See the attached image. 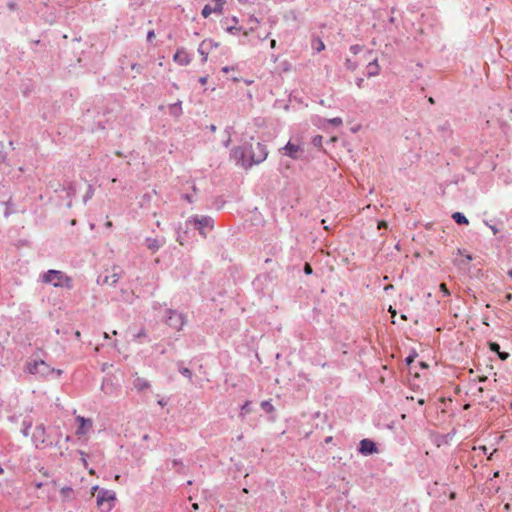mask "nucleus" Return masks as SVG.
<instances>
[{"instance_id": "nucleus-40", "label": "nucleus", "mask_w": 512, "mask_h": 512, "mask_svg": "<svg viewBox=\"0 0 512 512\" xmlns=\"http://www.w3.org/2000/svg\"><path fill=\"white\" fill-rule=\"evenodd\" d=\"M75 337H76L77 339H80V337H81V333H80V331H78V330H77V331L75 332Z\"/></svg>"}, {"instance_id": "nucleus-26", "label": "nucleus", "mask_w": 512, "mask_h": 512, "mask_svg": "<svg viewBox=\"0 0 512 512\" xmlns=\"http://www.w3.org/2000/svg\"><path fill=\"white\" fill-rule=\"evenodd\" d=\"M304 272L307 274V275H310L312 274L313 270H312V267L306 263L305 266H304Z\"/></svg>"}, {"instance_id": "nucleus-11", "label": "nucleus", "mask_w": 512, "mask_h": 512, "mask_svg": "<svg viewBox=\"0 0 512 512\" xmlns=\"http://www.w3.org/2000/svg\"><path fill=\"white\" fill-rule=\"evenodd\" d=\"M173 60L182 66L188 65L191 61L189 54L183 48H180L176 51L173 56Z\"/></svg>"}, {"instance_id": "nucleus-16", "label": "nucleus", "mask_w": 512, "mask_h": 512, "mask_svg": "<svg viewBox=\"0 0 512 512\" xmlns=\"http://www.w3.org/2000/svg\"><path fill=\"white\" fill-rule=\"evenodd\" d=\"M360 448L362 449H371V448H375V444L374 442H372L371 440L369 439H363L361 442H360Z\"/></svg>"}, {"instance_id": "nucleus-3", "label": "nucleus", "mask_w": 512, "mask_h": 512, "mask_svg": "<svg viewBox=\"0 0 512 512\" xmlns=\"http://www.w3.org/2000/svg\"><path fill=\"white\" fill-rule=\"evenodd\" d=\"M115 500L116 494L112 490L101 489L97 495V505L102 512H110Z\"/></svg>"}, {"instance_id": "nucleus-12", "label": "nucleus", "mask_w": 512, "mask_h": 512, "mask_svg": "<svg viewBox=\"0 0 512 512\" xmlns=\"http://www.w3.org/2000/svg\"><path fill=\"white\" fill-rule=\"evenodd\" d=\"M133 386L138 391H144L150 387V384L146 379L137 377L133 382Z\"/></svg>"}, {"instance_id": "nucleus-14", "label": "nucleus", "mask_w": 512, "mask_h": 512, "mask_svg": "<svg viewBox=\"0 0 512 512\" xmlns=\"http://www.w3.org/2000/svg\"><path fill=\"white\" fill-rule=\"evenodd\" d=\"M452 218L457 224L467 225L469 223L468 219L460 212L453 213Z\"/></svg>"}, {"instance_id": "nucleus-7", "label": "nucleus", "mask_w": 512, "mask_h": 512, "mask_svg": "<svg viewBox=\"0 0 512 512\" xmlns=\"http://www.w3.org/2000/svg\"><path fill=\"white\" fill-rule=\"evenodd\" d=\"M120 278V274L115 268L107 270L106 274L98 278V283L101 285L112 286L115 285Z\"/></svg>"}, {"instance_id": "nucleus-31", "label": "nucleus", "mask_w": 512, "mask_h": 512, "mask_svg": "<svg viewBox=\"0 0 512 512\" xmlns=\"http://www.w3.org/2000/svg\"><path fill=\"white\" fill-rule=\"evenodd\" d=\"M387 226L388 224L384 220L378 222V229L387 228Z\"/></svg>"}, {"instance_id": "nucleus-29", "label": "nucleus", "mask_w": 512, "mask_h": 512, "mask_svg": "<svg viewBox=\"0 0 512 512\" xmlns=\"http://www.w3.org/2000/svg\"><path fill=\"white\" fill-rule=\"evenodd\" d=\"M155 38V32L153 30L149 31L147 34V40L152 41Z\"/></svg>"}, {"instance_id": "nucleus-35", "label": "nucleus", "mask_w": 512, "mask_h": 512, "mask_svg": "<svg viewBox=\"0 0 512 512\" xmlns=\"http://www.w3.org/2000/svg\"><path fill=\"white\" fill-rule=\"evenodd\" d=\"M270 47L274 49L276 47V40L272 39L270 42Z\"/></svg>"}, {"instance_id": "nucleus-17", "label": "nucleus", "mask_w": 512, "mask_h": 512, "mask_svg": "<svg viewBox=\"0 0 512 512\" xmlns=\"http://www.w3.org/2000/svg\"><path fill=\"white\" fill-rule=\"evenodd\" d=\"M261 407L263 410H265L268 413H271L274 411V406L272 405V403L270 401H263L261 403Z\"/></svg>"}, {"instance_id": "nucleus-6", "label": "nucleus", "mask_w": 512, "mask_h": 512, "mask_svg": "<svg viewBox=\"0 0 512 512\" xmlns=\"http://www.w3.org/2000/svg\"><path fill=\"white\" fill-rule=\"evenodd\" d=\"M27 370L31 374H36L40 376H46L50 372H53V369L49 367L44 361H34L33 363H29L27 365Z\"/></svg>"}, {"instance_id": "nucleus-48", "label": "nucleus", "mask_w": 512, "mask_h": 512, "mask_svg": "<svg viewBox=\"0 0 512 512\" xmlns=\"http://www.w3.org/2000/svg\"><path fill=\"white\" fill-rule=\"evenodd\" d=\"M116 155H117V156H119V157H121V156H122V153H121L120 151H117V152H116Z\"/></svg>"}, {"instance_id": "nucleus-49", "label": "nucleus", "mask_w": 512, "mask_h": 512, "mask_svg": "<svg viewBox=\"0 0 512 512\" xmlns=\"http://www.w3.org/2000/svg\"><path fill=\"white\" fill-rule=\"evenodd\" d=\"M104 338L108 339L109 338V334L108 333H104Z\"/></svg>"}, {"instance_id": "nucleus-10", "label": "nucleus", "mask_w": 512, "mask_h": 512, "mask_svg": "<svg viewBox=\"0 0 512 512\" xmlns=\"http://www.w3.org/2000/svg\"><path fill=\"white\" fill-rule=\"evenodd\" d=\"M368 55H369V57L366 58V60H369L367 66H366L367 75L369 77L376 76L379 74V71H380L378 61L376 58H371L372 52H369Z\"/></svg>"}, {"instance_id": "nucleus-53", "label": "nucleus", "mask_w": 512, "mask_h": 512, "mask_svg": "<svg viewBox=\"0 0 512 512\" xmlns=\"http://www.w3.org/2000/svg\"><path fill=\"white\" fill-rule=\"evenodd\" d=\"M493 453L488 456V459H492Z\"/></svg>"}, {"instance_id": "nucleus-30", "label": "nucleus", "mask_w": 512, "mask_h": 512, "mask_svg": "<svg viewBox=\"0 0 512 512\" xmlns=\"http://www.w3.org/2000/svg\"><path fill=\"white\" fill-rule=\"evenodd\" d=\"M363 455L367 456V455H370L372 454L373 452H377L378 450H372V449H369V450H359Z\"/></svg>"}, {"instance_id": "nucleus-42", "label": "nucleus", "mask_w": 512, "mask_h": 512, "mask_svg": "<svg viewBox=\"0 0 512 512\" xmlns=\"http://www.w3.org/2000/svg\"><path fill=\"white\" fill-rule=\"evenodd\" d=\"M269 33L265 34L263 37H260L261 40H266L269 37Z\"/></svg>"}, {"instance_id": "nucleus-20", "label": "nucleus", "mask_w": 512, "mask_h": 512, "mask_svg": "<svg viewBox=\"0 0 512 512\" xmlns=\"http://www.w3.org/2000/svg\"><path fill=\"white\" fill-rule=\"evenodd\" d=\"M250 401H246L245 404L241 407V415L247 414L251 412L250 409Z\"/></svg>"}, {"instance_id": "nucleus-18", "label": "nucleus", "mask_w": 512, "mask_h": 512, "mask_svg": "<svg viewBox=\"0 0 512 512\" xmlns=\"http://www.w3.org/2000/svg\"><path fill=\"white\" fill-rule=\"evenodd\" d=\"M60 492H61L62 497L67 499V498H70V496L73 493V490L71 487L66 486V487H63Z\"/></svg>"}, {"instance_id": "nucleus-1", "label": "nucleus", "mask_w": 512, "mask_h": 512, "mask_svg": "<svg viewBox=\"0 0 512 512\" xmlns=\"http://www.w3.org/2000/svg\"><path fill=\"white\" fill-rule=\"evenodd\" d=\"M268 152L266 146L260 142H256L254 145L247 144L236 147L232 151V156L237 163L244 168H249L252 165L259 164L267 158Z\"/></svg>"}, {"instance_id": "nucleus-51", "label": "nucleus", "mask_w": 512, "mask_h": 512, "mask_svg": "<svg viewBox=\"0 0 512 512\" xmlns=\"http://www.w3.org/2000/svg\"><path fill=\"white\" fill-rule=\"evenodd\" d=\"M450 498L454 499L455 498V493H451Z\"/></svg>"}, {"instance_id": "nucleus-19", "label": "nucleus", "mask_w": 512, "mask_h": 512, "mask_svg": "<svg viewBox=\"0 0 512 512\" xmlns=\"http://www.w3.org/2000/svg\"><path fill=\"white\" fill-rule=\"evenodd\" d=\"M198 223L201 225V229L204 227H212V220L210 218H202Z\"/></svg>"}, {"instance_id": "nucleus-54", "label": "nucleus", "mask_w": 512, "mask_h": 512, "mask_svg": "<svg viewBox=\"0 0 512 512\" xmlns=\"http://www.w3.org/2000/svg\"><path fill=\"white\" fill-rule=\"evenodd\" d=\"M132 69H137V66L135 64L132 65Z\"/></svg>"}, {"instance_id": "nucleus-2", "label": "nucleus", "mask_w": 512, "mask_h": 512, "mask_svg": "<svg viewBox=\"0 0 512 512\" xmlns=\"http://www.w3.org/2000/svg\"><path fill=\"white\" fill-rule=\"evenodd\" d=\"M43 281L55 287H70V279L58 270H49L44 274Z\"/></svg>"}, {"instance_id": "nucleus-23", "label": "nucleus", "mask_w": 512, "mask_h": 512, "mask_svg": "<svg viewBox=\"0 0 512 512\" xmlns=\"http://www.w3.org/2000/svg\"><path fill=\"white\" fill-rule=\"evenodd\" d=\"M489 347H490V350L493 352H496V353L500 352V346H499V344H497L495 342H490Z\"/></svg>"}, {"instance_id": "nucleus-27", "label": "nucleus", "mask_w": 512, "mask_h": 512, "mask_svg": "<svg viewBox=\"0 0 512 512\" xmlns=\"http://www.w3.org/2000/svg\"><path fill=\"white\" fill-rule=\"evenodd\" d=\"M497 354H498V356H499V358H500L501 360H506V359H508V357H509V353H507V352H501V351H500V352H499V353H497Z\"/></svg>"}, {"instance_id": "nucleus-4", "label": "nucleus", "mask_w": 512, "mask_h": 512, "mask_svg": "<svg viewBox=\"0 0 512 512\" xmlns=\"http://www.w3.org/2000/svg\"><path fill=\"white\" fill-rule=\"evenodd\" d=\"M75 434L78 438H87L93 430V420L83 416L75 417Z\"/></svg>"}, {"instance_id": "nucleus-41", "label": "nucleus", "mask_w": 512, "mask_h": 512, "mask_svg": "<svg viewBox=\"0 0 512 512\" xmlns=\"http://www.w3.org/2000/svg\"><path fill=\"white\" fill-rule=\"evenodd\" d=\"M250 21H251V22H254V23H256V24L259 22V21H258V19H257V18H255V17H251Z\"/></svg>"}, {"instance_id": "nucleus-32", "label": "nucleus", "mask_w": 512, "mask_h": 512, "mask_svg": "<svg viewBox=\"0 0 512 512\" xmlns=\"http://www.w3.org/2000/svg\"><path fill=\"white\" fill-rule=\"evenodd\" d=\"M347 67L351 70H354L356 68V65L352 64L351 61L347 60Z\"/></svg>"}, {"instance_id": "nucleus-44", "label": "nucleus", "mask_w": 512, "mask_h": 512, "mask_svg": "<svg viewBox=\"0 0 512 512\" xmlns=\"http://www.w3.org/2000/svg\"><path fill=\"white\" fill-rule=\"evenodd\" d=\"M192 508H193L194 510H197V509H198V504H197V503H194V504L192 505Z\"/></svg>"}, {"instance_id": "nucleus-50", "label": "nucleus", "mask_w": 512, "mask_h": 512, "mask_svg": "<svg viewBox=\"0 0 512 512\" xmlns=\"http://www.w3.org/2000/svg\"><path fill=\"white\" fill-rule=\"evenodd\" d=\"M418 403H419L420 405H422V404H424V400H423V399H420V400L418 401Z\"/></svg>"}, {"instance_id": "nucleus-9", "label": "nucleus", "mask_w": 512, "mask_h": 512, "mask_svg": "<svg viewBox=\"0 0 512 512\" xmlns=\"http://www.w3.org/2000/svg\"><path fill=\"white\" fill-rule=\"evenodd\" d=\"M223 5H224V0H216L214 6H211L209 4L205 5L202 9L201 14L204 18H207L214 12L221 13L222 9H223Z\"/></svg>"}, {"instance_id": "nucleus-46", "label": "nucleus", "mask_w": 512, "mask_h": 512, "mask_svg": "<svg viewBox=\"0 0 512 512\" xmlns=\"http://www.w3.org/2000/svg\"><path fill=\"white\" fill-rule=\"evenodd\" d=\"M506 299L507 300H511L512 299V294H507Z\"/></svg>"}, {"instance_id": "nucleus-25", "label": "nucleus", "mask_w": 512, "mask_h": 512, "mask_svg": "<svg viewBox=\"0 0 512 512\" xmlns=\"http://www.w3.org/2000/svg\"><path fill=\"white\" fill-rule=\"evenodd\" d=\"M350 51L356 55L361 51V47L359 45L351 46Z\"/></svg>"}, {"instance_id": "nucleus-28", "label": "nucleus", "mask_w": 512, "mask_h": 512, "mask_svg": "<svg viewBox=\"0 0 512 512\" xmlns=\"http://www.w3.org/2000/svg\"><path fill=\"white\" fill-rule=\"evenodd\" d=\"M206 45H207V41H206V40H204V41L200 44V46H199V52H200L202 55H204V54H205V53H204V47H205Z\"/></svg>"}, {"instance_id": "nucleus-43", "label": "nucleus", "mask_w": 512, "mask_h": 512, "mask_svg": "<svg viewBox=\"0 0 512 512\" xmlns=\"http://www.w3.org/2000/svg\"><path fill=\"white\" fill-rule=\"evenodd\" d=\"M36 488H41L43 486V484L41 482H38L35 484Z\"/></svg>"}, {"instance_id": "nucleus-21", "label": "nucleus", "mask_w": 512, "mask_h": 512, "mask_svg": "<svg viewBox=\"0 0 512 512\" xmlns=\"http://www.w3.org/2000/svg\"><path fill=\"white\" fill-rule=\"evenodd\" d=\"M180 373H181L183 376L187 377L188 379H191V378H192V372H191V371H190V369H188V368H181V369H180Z\"/></svg>"}, {"instance_id": "nucleus-52", "label": "nucleus", "mask_w": 512, "mask_h": 512, "mask_svg": "<svg viewBox=\"0 0 512 512\" xmlns=\"http://www.w3.org/2000/svg\"><path fill=\"white\" fill-rule=\"evenodd\" d=\"M509 508H510V505H509V504H506V505H505V509H507V510H508Z\"/></svg>"}, {"instance_id": "nucleus-33", "label": "nucleus", "mask_w": 512, "mask_h": 512, "mask_svg": "<svg viewBox=\"0 0 512 512\" xmlns=\"http://www.w3.org/2000/svg\"><path fill=\"white\" fill-rule=\"evenodd\" d=\"M230 70H234V67H228V66H225V67H223V68H222V71H223L224 73H228Z\"/></svg>"}, {"instance_id": "nucleus-15", "label": "nucleus", "mask_w": 512, "mask_h": 512, "mask_svg": "<svg viewBox=\"0 0 512 512\" xmlns=\"http://www.w3.org/2000/svg\"><path fill=\"white\" fill-rule=\"evenodd\" d=\"M312 47L313 49H315L317 52H321L322 50L325 49V44L324 42L321 40V39H315L313 40L312 42Z\"/></svg>"}, {"instance_id": "nucleus-34", "label": "nucleus", "mask_w": 512, "mask_h": 512, "mask_svg": "<svg viewBox=\"0 0 512 512\" xmlns=\"http://www.w3.org/2000/svg\"><path fill=\"white\" fill-rule=\"evenodd\" d=\"M389 312L391 313L392 318L396 316V310H394L391 306L389 308Z\"/></svg>"}, {"instance_id": "nucleus-39", "label": "nucleus", "mask_w": 512, "mask_h": 512, "mask_svg": "<svg viewBox=\"0 0 512 512\" xmlns=\"http://www.w3.org/2000/svg\"><path fill=\"white\" fill-rule=\"evenodd\" d=\"M105 226H106L107 228H111V227H112V222H111V221H107V222L105 223Z\"/></svg>"}, {"instance_id": "nucleus-45", "label": "nucleus", "mask_w": 512, "mask_h": 512, "mask_svg": "<svg viewBox=\"0 0 512 512\" xmlns=\"http://www.w3.org/2000/svg\"><path fill=\"white\" fill-rule=\"evenodd\" d=\"M406 361H407V363H408V364H410V363L413 361V359H412L411 357H408V358L406 359Z\"/></svg>"}, {"instance_id": "nucleus-38", "label": "nucleus", "mask_w": 512, "mask_h": 512, "mask_svg": "<svg viewBox=\"0 0 512 512\" xmlns=\"http://www.w3.org/2000/svg\"><path fill=\"white\" fill-rule=\"evenodd\" d=\"M252 31H254V28H253V27H251L249 31H245V32H244V35H245V36H248V35H249V33H250V32H252Z\"/></svg>"}, {"instance_id": "nucleus-37", "label": "nucleus", "mask_w": 512, "mask_h": 512, "mask_svg": "<svg viewBox=\"0 0 512 512\" xmlns=\"http://www.w3.org/2000/svg\"><path fill=\"white\" fill-rule=\"evenodd\" d=\"M465 258L467 259V261H472V256L470 254H465Z\"/></svg>"}, {"instance_id": "nucleus-13", "label": "nucleus", "mask_w": 512, "mask_h": 512, "mask_svg": "<svg viewBox=\"0 0 512 512\" xmlns=\"http://www.w3.org/2000/svg\"><path fill=\"white\" fill-rule=\"evenodd\" d=\"M146 245L149 250L156 251L161 247L162 243L158 239L148 238L146 240Z\"/></svg>"}, {"instance_id": "nucleus-36", "label": "nucleus", "mask_w": 512, "mask_h": 512, "mask_svg": "<svg viewBox=\"0 0 512 512\" xmlns=\"http://www.w3.org/2000/svg\"><path fill=\"white\" fill-rule=\"evenodd\" d=\"M199 81L202 85H204L207 82V77H201Z\"/></svg>"}, {"instance_id": "nucleus-8", "label": "nucleus", "mask_w": 512, "mask_h": 512, "mask_svg": "<svg viewBox=\"0 0 512 512\" xmlns=\"http://www.w3.org/2000/svg\"><path fill=\"white\" fill-rule=\"evenodd\" d=\"M284 154L292 159L299 158V153L303 152V148L300 145L288 142L285 147L282 148Z\"/></svg>"}, {"instance_id": "nucleus-5", "label": "nucleus", "mask_w": 512, "mask_h": 512, "mask_svg": "<svg viewBox=\"0 0 512 512\" xmlns=\"http://www.w3.org/2000/svg\"><path fill=\"white\" fill-rule=\"evenodd\" d=\"M167 313H168V317L166 319L167 324L170 327H172L178 331L181 330L186 323V320H185L183 314H181L177 311H173V310H169Z\"/></svg>"}, {"instance_id": "nucleus-47", "label": "nucleus", "mask_w": 512, "mask_h": 512, "mask_svg": "<svg viewBox=\"0 0 512 512\" xmlns=\"http://www.w3.org/2000/svg\"><path fill=\"white\" fill-rule=\"evenodd\" d=\"M508 276L512 279V269L508 271Z\"/></svg>"}, {"instance_id": "nucleus-24", "label": "nucleus", "mask_w": 512, "mask_h": 512, "mask_svg": "<svg viewBox=\"0 0 512 512\" xmlns=\"http://www.w3.org/2000/svg\"><path fill=\"white\" fill-rule=\"evenodd\" d=\"M329 122L335 126H340L342 124V119L339 117L330 119Z\"/></svg>"}, {"instance_id": "nucleus-22", "label": "nucleus", "mask_w": 512, "mask_h": 512, "mask_svg": "<svg viewBox=\"0 0 512 512\" xmlns=\"http://www.w3.org/2000/svg\"><path fill=\"white\" fill-rule=\"evenodd\" d=\"M439 289L444 294V296H449L450 295V291L448 290V288H447L445 283H441L439 285Z\"/></svg>"}]
</instances>
